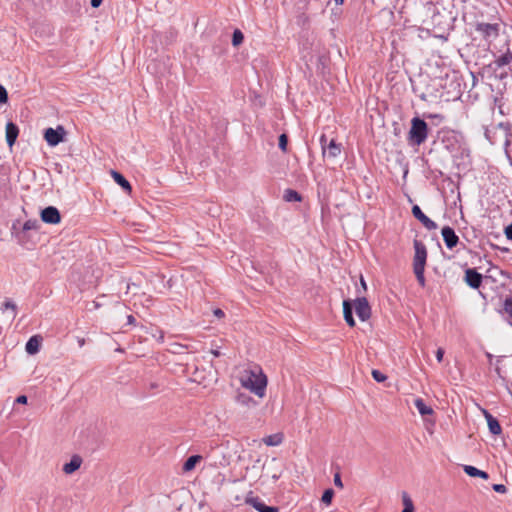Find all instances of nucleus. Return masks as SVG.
<instances>
[{
  "instance_id": "nucleus-1",
  "label": "nucleus",
  "mask_w": 512,
  "mask_h": 512,
  "mask_svg": "<svg viewBox=\"0 0 512 512\" xmlns=\"http://www.w3.org/2000/svg\"><path fill=\"white\" fill-rule=\"evenodd\" d=\"M428 136V125L420 117H414L411 120V127L408 132L407 141L411 146H420Z\"/></svg>"
},
{
  "instance_id": "nucleus-2",
  "label": "nucleus",
  "mask_w": 512,
  "mask_h": 512,
  "mask_svg": "<svg viewBox=\"0 0 512 512\" xmlns=\"http://www.w3.org/2000/svg\"><path fill=\"white\" fill-rule=\"evenodd\" d=\"M242 386L249 389L255 395L262 398L265 395L267 386V377L260 373L259 375L251 371L247 377L241 379Z\"/></svg>"
},
{
  "instance_id": "nucleus-3",
  "label": "nucleus",
  "mask_w": 512,
  "mask_h": 512,
  "mask_svg": "<svg viewBox=\"0 0 512 512\" xmlns=\"http://www.w3.org/2000/svg\"><path fill=\"white\" fill-rule=\"evenodd\" d=\"M66 135V130L63 126H58L57 128H47L44 132V139L46 140L49 146H57L59 143L64 141Z\"/></svg>"
},
{
  "instance_id": "nucleus-4",
  "label": "nucleus",
  "mask_w": 512,
  "mask_h": 512,
  "mask_svg": "<svg viewBox=\"0 0 512 512\" xmlns=\"http://www.w3.org/2000/svg\"><path fill=\"white\" fill-rule=\"evenodd\" d=\"M414 258H413V269L415 268H425L426 259H427V249L426 246L420 241L414 240Z\"/></svg>"
},
{
  "instance_id": "nucleus-5",
  "label": "nucleus",
  "mask_w": 512,
  "mask_h": 512,
  "mask_svg": "<svg viewBox=\"0 0 512 512\" xmlns=\"http://www.w3.org/2000/svg\"><path fill=\"white\" fill-rule=\"evenodd\" d=\"M354 308L357 316L361 321H366L371 317V307L367 298L358 297L354 301Z\"/></svg>"
},
{
  "instance_id": "nucleus-6",
  "label": "nucleus",
  "mask_w": 512,
  "mask_h": 512,
  "mask_svg": "<svg viewBox=\"0 0 512 512\" xmlns=\"http://www.w3.org/2000/svg\"><path fill=\"white\" fill-rule=\"evenodd\" d=\"M475 29L482 34L484 39H495L499 36L500 25L497 23H477Z\"/></svg>"
},
{
  "instance_id": "nucleus-7",
  "label": "nucleus",
  "mask_w": 512,
  "mask_h": 512,
  "mask_svg": "<svg viewBox=\"0 0 512 512\" xmlns=\"http://www.w3.org/2000/svg\"><path fill=\"white\" fill-rule=\"evenodd\" d=\"M40 217L47 224H58L61 221V214L54 206H48L41 210Z\"/></svg>"
},
{
  "instance_id": "nucleus-8",
  "label": "nucleus",
  "mask_w": 512,
  "mask_h": 512,
  "mask_svg": "<svg viewBox=\"0 0 512 512\" xmlns=\"http://www.w3.org/2000/svg\"><path fill=\"white\" fill-rule=\"evenodd\" d=\"M466 284L473 288L478 289L483 281V276L474 268H468L465 270V278Z\"/></svg>"
},
{
  "instance_id": "nucleus-9",
  "label": "nucleus",
  "mask_w": 512,
  "mask_h": 512,
  "mask_svg": "<svg viewBox=\"0 0 512 512\" xmlns=\"http://www.w3.org/2000/svg\"><path fill=\"white\" fill-rule=\"evenodd\" d=\"M412 215L428 230L437 229V224L426 216L418 205L412 207Z\"/></svg>"
},
{
  "instance_id": "nucleus-10",
  "label": "nucleus",
  "mask_w": 512,
  "mask_h": 512,
  "mask_svg": "<svg viewBox=\"0 0 512 512\" xmlns=\"http://www.w3.org/2000/svg\"><path fill=\"white\" fill-rule=\"evenodd\" d=\"M441 235L448 249H453L459 243V237L450 226H444L441 230Z\"/></svg>"
},
{
  "instance_id": "nucleus-11",
  "label": "nucleus",
  "mask_w": 512,
  "mask_h": 512,
  "mask_svg": "<svg viewBox=\"0 0 512 512\" xmlns=\"http://www.w3.org/2000/svg\"><path fill=\"white\" fill-rule=\"evenodd\" d=\"M482 411L487 421L490 433L493 435H500L502 433V428L499 421L486 409H483Z\"/></svg>"
},
{
  "instance_id": "nucleus-12",
  "label": "nucleus",
  "mask_w": 512,
  "mask_h": 512,
  "mask_svg": "<svg viewBox=\"0 0 512 512\" xmlns=\"http://www.w3.org/2000/svg\"><path fill=\"white\" fill-rule=\"evenodd\" d=\"M246 503L250 504L253 508H255L258 512H279L277 507L268 506L263 501H261L258 497L248 498Z\"/></svg>"
},
{
  "instance_id": "nucleus-13",
  "label": "nucleus",
  "mask_w": 512,
  "mask_h": 512,
  "mask_svg": "<svg viewBox=\"0 0 512 512\" xmlns=\"http://www.w3.org/2000/svg\"><path fill=\"white\" fill-rule=\"evenodd\" d=\"M19 135V128L13 122H8L6 124V142L9 147H12Z\"/></svg>"
},
{
  "instance_id": "nucleus-14",
  "label": "nucleus",
  "mask_w": 512,
  "mask_h": 512,
  "mask_svg": "<svg viewBox=\"0 0 512 512\" xmlns=\"http://www.w3.org/2000/svg\"><path fill=\"white\" fill-rule=\"evenodd\" d=\"M343 315H344V319H345L346 323L350 327H354L356 323H355V320L353 317V304H352L351 300L343 301Z\"/></svg>"
},
{
  "instance_id": "nucleus-15",
  "label": "nucleus",
  "mask_w": 512,
  "mask_h": 512,
  "mask_svg": "<svg viewBox=\"0 0 512 512\" xmlns=\"http://www.w3.org/2000/svg\"><path fill=\"white\" fill-rule=\"evenodd\" d=\"M82 458L79 455H73L70 461L63 466V471L66 474H72L80 468Z\"/></svg>"
},
{
  "instance_id": "nucleus-16",
  "label": "nucleus",
  "mask_w": 512,
  "mask_h": 512,
  "mask_svg": "<svg viewBox=\"0 0 512 512\" xmlns=\"http://www.w3.org/2000/svg\"><path fill=\"white\" fill-rule=\"evenodd\" d=\"M41 340L39 335L30 337L25 346L26 352L30 355L36 354L39 351Z\"/></svg>"
},
{
  "instance_id": "nucleus-17",
  "label": "nucleus",
  "mask_w": 512,
  "mask_h": 512,
  "mask_svg": "<svg viewBox=\"0 0 512 512\" xmlns=\"http://www.w3.org/2000/svg\"><path fill=\"white\" fill-rule=\"evenodd\" d=\"M236 402L247 408H253L258 405V402L254 400L249 394L239 392L236 395Z\"/></svg>"
},
{
  "instance_id": "nucleus-18",
  "label": "nucleus",
  "mask_w": 512,
  "mask_h": 512,
  "mask_svg": "<svg viewBox=\"0 0 512 512\" xmlns=\"http://www.w3.org/2000/svg\"><path fill=\"white\" fill-rule=\"evenodd\" d=\"M111 176L114 181L122 187V189L128 193L131 192L132 187L129 181L120 173L115 170H111Z\"/></svg>"
},
{
  "instance_id": "nucleus-19",
  "label": "nucleus",
  "mask_w": 512,
  "mask_h": 512,
  "mask_svg": "<svg viewBox=\"0 0 512 512\" xmlns=\"http://www.w3.org/2000/svg\"><path fill=\"white\" fill-rule=\"evenodd\" d=\"M463 470L470 477H480L482 479H488L489 477L487 472L479 470L471 465H464Z\"/></svg>"
},
{
  "instance_id": "nucleus-20",
  "label": "nucleus",
  "mask_w": 512,
  "mask_h": 512,
  "mask_svg": "<svg viewBox=\"0 0 512 512\" xmlns=\"http://www.w3.org/2000/svg\"><path fill=\"white\" fill-rule=\"evenodd\" d=\"M341 153V145L331 139L326 147V155L330 158H335Z\"/></svg>"
},
{
  "instance_id": "nucleus-21",
  "label": "nucleus",
  "mask_w": 512,
  "mask_h": 512,
  "mask_svg": "<svg viewBox=\"0 0 512 512\" xmlns=\"http://www.w3.org/2000/svg\"><path fill=\"white\" fill-rule=\"evenodd\" d=\"M414 405L417 408L420 415L422 416L433 414V409L430 406L426 405L422 398H416L414 401Z\"/></svg>"
},
{
  "instance_id": "nucleus-22",
  "label": "nucleus",
  "mask_w": 512,
  "mask_h": 512,
  "mask_svg": "<svg viewBox=\"0 0 512 512\" xmlns=\"http://www.w3.org/2000/svg\"><path fill=\"white\" fill-rule=\"evenodd\" d=\"M202 460V456L200 455H192L186 459V461L183 464V471L189 472L193 470L197 463H199Z\"/></svg>"
},
{
  "instance_id": "nucleus-23",
  "label": "nucleus",
  "mask_w": 512,
  "mask_h": 512,
  "mask_svg": "<svg viewBox=\"0 0 512 512\" xmlns=\"http://www.w3.org/2000/svg\"><path fill=\"white\" fill-rule=\"evenodd\" d=\"M263 442L267 446H278L283 442V434L282 433H275L272 435H268L265 438H263Z\"/></svg>"
},
{
  "instance_id": "nucleus-24",
  "label": "nucleus",
  "mask_w": 512,
  "mask_h": 512,
  "mask_svg": "<svg viewBox=\"0 0 512 512\" xmlns=\"http://www.w3.org/2000/svg\"><path fill=\"white\" fill-rule=\"evenodd\" d=\"M512 62V51L508 50L506 53L498 57L494 63L498 68L504 67Z\"/></svg>"
},
{
  "instance_id": "nucleus-25",
  "label": "nucleus",
  "mask_w": 512,
  "mask_h": 512,
  "mask_svg": "<svg viewBox=\"0 0 512 512\" xmlns=\"http://www.w3.org/2000/svg\"><path fill=\"white\" fill-rule=\"evenodd\" d=\"M283 198L287 202H299L302 200L301 195L293 189H286Z\"/></svg>"
},
{
  "instance_id": "nucleus-26",
  "label": "nucleus",
  "mask_w": 512,
  "mask_h": 512,
  "mask_svg": "<svg viewBox=\"0 0 512 512\" xmlns=\"http://www.w3.org/2000/svg\"><path fill=\"white\" fill-rule=\"evenodd\" d=\"M6 310H10L11 311V320L15 319V317L17 315V305L13 301L6 300L2 304L1 311L5 312Z\"/></svg>"
},
{
  "instance_id": "nucleus-27",
  "label": "nucleus",
  "mask_w": 512,
  "mask_h": 512,
  "mask_svg": "<svg viewBox=\"0 0 512 512\" xmlns=\"http://www.w3.org/2000/svg\"><path fill=\"white\" fill-rule=\"evenodd\" d=\"M244 40V35L239 29H235L232 34V45L237 47L242 44Z\"/></svg>"
},
{
  "instance_id": "nucleus-28",
  "label": "nucleus",
  "mask_w": 512,
  "mask_h": 512,
  "mask_svg": "<svg viewBox=\"0 0 512 512\" xmlns=\"http://www.w3.org/2000/svg\"><path fill=\"white\" fill-rule=\"evenodd\" d=\"M40 227V223L37 219H29L23 225V231L37 230Z\"/></svg>"
},
{
  "instance_id": "nucleus-29",
  "label": "nucleus",
  "mask_w": 512,
  "mask_h": 512,
  "mask_svg": "<svg viewBox=\"0 0 512 512\" xmlns=\"http://www.w3.org/2000/svg\"><path fill=\"white\" fill-rule=\"evenodd\" d=\"M403 505L404 508L402 512H414L413 502L406 493H403Z\"/></svg>"
},
{
  "instance_id": "nucleus-30",
  "label": "nucleus",
  "mask_w": 512,
  "mask_h": 512,
  "mask_svg": "<svg viewBox=\"0 0 512 512\" xmlns=\"http://www.w3.org/2000/svg\"><path fill=\"white\" fill-rule=\"evenodd\" d=\"M425 268H415L413 269L416 279L421 287L425 286L426 280L424 277Z\"/></svg>"
},
{
  "instance_id": "nucleus-31",
  "label": "nucleus",
  "mask_w": 512,
  "mask_h": 512,
  "mask_svg": "<svg viewBox=\"0 0 512 512\" xmlns=\"http://www.w3.org/2000/svg\"><path fill=\"white\" fill-rule=\"evenodd\" d=\"M333 496H334V491L333 489L329 488V489H326L322 495V498H321V501L326 504V505H330L331 502H332V499H333Z\"/></svg>"
},
{
  "instance_id": "nucleus-32",
  "label": "nucleus",
  "mask_w": 512,
  "mask_h": 512,
  "mask_svg": "<svg viewBox=\"0 0 512 512\" xmlns=\"http://www.w3.org/2000/svg\"><path fill=\"white\" fill-rule=\"evenodd\" d=\"M287 145H288V136L286 134H281L279 136V142H278V146L279 148L283 151V152H286L287 151Z\"/></svg>"
},
{
  "instance_id": "nucleus-33",
  "label": "nucleus",
  "mask_w": 512,
  "mask_h": 512,
  "mask_svg": "<svg viewBox=\"0 0 512 512\" xmlns=\"http://www.w3.org/2000/svg\"><path fill=\"white\" fill-rule=\"evenodd\" d=\"M372 377L375 381L381 383V382H384L386 379H387V376L384 375L382 372H380L379 370H372Z\"/></svg>"
},
{
  "instance_id": "nucleus-34",
  "label": "nucleus",
  "mask_w": 512,
  "mask_h": 512,
  "mask_svg": "<svg viewBox=\"0 0 512 512\" xmlns=\"http://www.w3.org/2000/svg\"><path fill=\"white\" fill-rule=\"evenodd\" d=\"M8 101V93L4 86L0 84V105Z\"/></svg>"
},
{
  "instance_id": "nucleus-35",
  "label": "nucleus",
  "mask_w": 512,
  "mask_h": 512,
  "mask_svg": "<svg viewBox=\"0 0 512 512\" xmlns=\"http://www.w3.org/2000/svg\"><path fill=\"white\" fill-rule=\"evenodd\" d=\"M504 310L510 317H512V298H508L505 300Z\"/></svg>"
},
{
  "instance_id": "nucleus-36",
  "label": "nucleus",
  "mask_w": 512,
  "mask_h": 512,
  "mask_svg": "<svg viewBox=\"0 0 512 512\" xmlns=\"http://www.w3.org/2000/svg\"><path fill=\"white\" fill-rule=\"evenodd\" d=\"M320 144L322 147L323 155L326 156V147H327L328 143H327V138L325 135H322L320 137Z\"/></svg>"
},
{
  "instance_id": "nucleus-37",
  "label": "nucleus",
  "mask_w": 512,
  "mask_h": 512,
  "mask_svg": "<svg viewBox=\"0 0 512 512\" xmlns=\"http://www.w3.org/2000/svg\"><path fill=\"white\" fill-rule=\"evenodd\" d=\"M493 490L498 492V493H505L507 491V488L503 484H494L493 485Z\"/></svg>"
},
{
  "instance_id": "nucleus-38",
  "label": "nucleus",
  "mask_w": 512,
  "mask_h": 512,
  "mask_svg": "<svg viewBox=\"0 0 512 512\" xmlns=\"http://www.w3.org/2000/svg\"><path fill=\"white\" fill-rule=\"evenodd\" d=\"M334 484H335V486H337L339 488H343V483H342L341 476L339 473H336L334 475Z\"/></svg>"
},
{
  "instance_id": "nucleus-39",
  "label": "nucleus",
  "mask_w": 512,
  "mask_h": 512,
  "mask_svg": "<svg viewBox=\"0 0 512 512\" xmlns=\"http://www.w3.org/2000/svg\"><path fill=\"white\" fill-rule=\"evenodd\" d=\"M504 233L507 239L512 240V223L505 228Z\"/></svg>"
},
{
  "instance_id": "nucleus-40",
  "label": "nucleus",
  "mask_w": 512,
  "mask_h": 512,
  "mask_svg": "<svg viewBox=\"0 0 512 512\" xmlns=\"http://www.w3.org/2000/svg\"><path fill=\"white\" fill-rule=\"evenodd\" d=\"M444 349L443 348H438L437 351H436V359L438 362H441L443 360V356H444Z\"/></svg>"
},
{
  "instance_id": "nucleus-41",
  "label": "nucleus",
  "mask_w": 512,
  "mask_h": 512,
  "mask_svg": "<svg viewBox=\"0 0 512 512\" xmlns=\"http://www.w3.org/2000/svg\"><path fill=\"white\" fill-rule=\"evenodd\" d=\"M27 401H28V398H27V396H25V395H20V396H18V397L16 398V400H15V402H16V403H19V404H26V403H27Z\"/></svg>"
},
{
  "instance_id": "nucleus-42",
  "label": "nucleus",
  "mask_w": 512,
  "mask_h": 512,
  "mask_svg": "<svg viewBox=\"0 0 512 512\" xmlns=\"http://www.w3.org/2000/svg\"><path fill=\"white\" fill-rule=\"evenodd\" d=\"M213 313L218 318L224 317V312L220 308L215 309Z\"/></svg>"
},
{
  "instance_id": "nucleus-43",
  "label": "nucleus",
  "mask_w": 512,
  "mask_h": 512,
  "mask_svg": "<svg viewBox=\"0 0 512 512\" xmlns=\"http://www.w3.org/2000/svg\"><path fill=\"white\" fill-rule=\"evenodd\" d=\"M103 0H91V6L93 8H98L102 4Z\"/></svg>"
},
{
  "instance_id": "nucleus-44",
  "label": "nucleus",
  "mask_w": 512,
  "mask_h": 512,
  "mask_svg": "<svg viewBox=\"0 0 512 512\" xmlns=\"http://www.w3.org/2000/svg\"><path fill=\"white\" fill-rule=\"evenodd\" d=\"M211 354H213L215 357H220L222 355L219 348L211 349Z\"/></svg>"
},
{
  "instance_id": "nucleus-45",
  "label": "nucleus",
  "mask_w": 512,
  "mask_h": 512,
  "mask_svg": "<svg viewBox=\"0 0 512 512\" xmlns=\"http://www.w3.org/2000/svg\"><path fill=\"white\" fill-rule=\"evenodd\" d=\"M135 321H136V319H135V317L133 315H128L127 316V323L129 325H133L135 323Z\"/></svg>"
},
{
  "instance_id": "nucleus-46",
  "label": "nucleus",
  "mask_w": 512,
  "mask_h": 512,
  "mask_svg": "<svg viewBox=\"0 0 512 512\" xmlns=\"http://www.w3.org/2000/svg\"><path fill=\"white\" fill-rule=\"evenodd\" d=\"M509 145H510V140H509V139H507V140L505 141V146H506V148H507ZM506 155H507V157H508V158H510V155H509V152H508V150H507V149H506Z\"/></svg>"
},
{
  "instance_id": "nucleus-47",
  "label": "nucleus",
  "mask_w": 512,
  "mask_h": 512,
  "mask_svg": "<svg viewBox=\"0 0 512 512\" xmlns=\"http://www.w3.org/2000/svg\"><path fill=\"white\" fill-rule=\"evenodd\" d=\"M361 286H363V288L366 289V283L363 278H361Z\"/></svg>"
},
{
  "instance_id": "nucleus-48",
  "label": "nucleus",
  "mask_w": 512,
  "mask_h": 512,
  "mask_svg": "<svg viewBox=\"0 0 512 512\" xmlns=\"http://www.w3.org/2000/svg\"><path fill=\"white\" fill-rule=\"evenodd\" d=\"M337 5L343 4L344 0H334Z\"/></svg>"
},
{
  "instance_id": "nucleus-49",
  "label": "nucleus",
  "mask_w": 512,
  "mask_h": 512,
  "mask_svg": "<svg viewBox=\"0 0 512 512\" xmlns=\"http://www.w3.org/2000/svg\"><path fill=\"white\" fill-rule=\"evenodd\" d=\"M80 346L84 344V340L79 341Z\"/></svg>"
}]
</instances>
